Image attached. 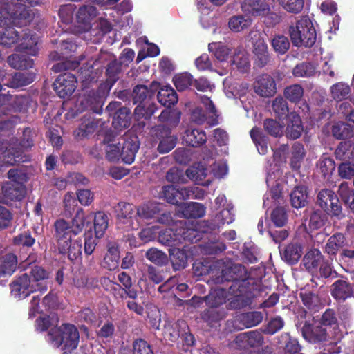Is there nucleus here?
Listing matches in <instances>:
<instances>
[{
    "label": "nucleus",
    "mask_w": 354,
    "mask_h": 354,
    "mask_svg": "<svg viewBox=\"0 0 354 354\" xmlns=\"http://www.w3.org/2000/svg\"><path fill=\"white\" fill-rule=\"evenodd\" d=\"M225 282V288L233 296L227 304L230 309H241L250 306L261 291V282L252 277L250 272L241 264H232L222 269L216 283Z\"/></svg>",
    "instance_id": "obj_1"
},
{
    "label": "nucleus",
    "mask_w": 354,
    "mask_h": 354,
    "mask_svg": "<svg viewBox=\"0 0 354 354\" xmlns=\"http://www.w3.org/2000/svg\"><path fill=\"white\" fill-rule=\"evenodd\" d=\"M155 96V91L147 86L138 84L132 91V104H138L134 110L136 120L145 118L150 119L158 109L156 104L152 101Z\"/></svg>",
    "instance_id": "obj_2"
},
{
    "label": "nucleus",
    "mask_w": 354,
    "mask_h": 354,
    "mask_svg": "<svg viewBox=\"0 0 354 354\" xmlns=\"http://www.w3.org/2000/svg\"><path fill=\"white\" fill-rule=\"evenodd\" d=\"M289 35L293 46L297 47H312L317 39L315 29L311 20L303 17L295 25L289 27Z\"/></svg>",
    "instance_id": "obj_3"
},
{
    "label": "nucleus",
    "mask_w": 354,
    "mask_h": 354,
    "mask_svg": "<svg viewBox=\"0 0 354 354\" xmlns=\"http://www.w3.org/2000/svg\"><path fill=\"white\" fill-rule=\"evenodd\" d=\"M48 336L56 347L63 346V348L66 350L76 348L80 339L77 328L71 324H63L59 327L52 328Z\"/></svg>",
    "instance_id": "obj_4"
},
{
    "label": "nucleus",
    "mask_w": 354,
    "mask_h": 354,
    "mask_svg": "<svg viewBox=\"0 0 354 354\" xmlns=\"http://www.w3.org/2000/svg\"><path fill=\"white\" fill-rule=\"evenodd\" d=\"M10 293L19 299L28 297L30 294L39 290L41 292L47 290V286L32 282L27 273H24L17 277L10 283Z\"/></svg>",
    "instance_id": "obj_5"
},
{
    "label": "nucleus",
    "mask_w": 354,
    "mask_h": 354,
    "mask_svg": "<svg viewBox=\"0 0 354 354\" xmlns=\"http://www.w3.org/2000/svg\"><path fill=\"white\" fill-rule=\"evenodd\" d=\"M109 92L105 90L104 86L100 85L98 88L88 91L80 99V106L82 111L88 110L93 113H101L102 106Z\"/></svg>",
    "instance_id": "obj_6"
},
{
    "label": "nucleus",
    "mask_w": 354,
    "mask_h": 354,
    "mask_svg": "<svg viewBox=\"0 0 354 354\" xmlns=\"http://www.w3.org/2000/svg\"><path fill=\"white\" fill-rule=\"evenodd\" d=\"M317 204L328 215L340 218L343 216L339 198L329 189H322L317 196Z\"/></svg>",
    "instance_id": "obj_7"
},
{
    "label": "nucleus",
    "mask_w": 354,
    "mask_h": 354,
    "mask_svg": "<svg viewBox=\"0 0 354 354\" xmlns=\"http://www.w3.org/2000/svg\"><path fill=\"white\" fill-rule=\"evenodd\" d=\"M208 299L212 300L209 301L211 307L205 309L201 313V318L209 325L213 326L226 317L227 313L225 310L217 308V306L225 301V298L224 297L211 295L208 297Z\"/></svg>",
    "instance_id": "obj_8"
},
{
    "label": "nucleus",
    "mask_w": 354,
    "mask_h": 354,
    "mask_svg": "<svg viewBox=\"0 0 354 354\" xmlns=\"http://www.w3.org/2000/svg\"><path fill=\"white\" fill-rule=\"evenodd\" d=\"M77 85V77L70 73L60 74L55 80L53 87L60 98L70 97L75 91Z\"/></svg>",
    "instance_id": "obj_9"
},
{
    "label": "nucleus",
    "mask_w": 354,
    "mask_h": 354,
    "mask_svg": "<svg viewBox=\"0 0 354 354\" xmlns=\"http://www.w3.org/2000/svg\"><path fill=\"white\" fill-rule=\"evenodd\" d=\"M302 336L308 342L323 344L328 342L329 336L325 327L306 322L301 328Z\"/></svg>",
    "instance_id": "obj_10"
},
{
    "label": "nucleus",
    "mask_w": 354,
    "mask_h": 354,
    "mask_svg": "<svg viewBox=\"0 0 354 354\" xmlns=\"http://www.w3.org/2000/svg\"><path fill=\"white\" fill-rule=\"evenodd\" d=\"M333 298L338 303H344L346 299L354 296V283H351L347 277H341L336 280L330 289Z\"/></svg>",
    "instance_id": "obj_11"
},
{
    "label": "nucleus",
    "mask_w": 354,
    "mask_h": 354,
    "mask_svg": "<svg viewBox=\"0 0 354 354\" xmlns=\"http://www.w3.org/2000/svg\"><path fill=\"white\" fill-rule=\"evenodd\" d=\"M53 227L58 250H66L67 244L73 241L72 238L75 236L74 230L71 227L70 223L63 218L56 220Z\"/></svg>",
    "instance_id": "obj_12"
},
{
    "label": "nucleus",
    "mask_w": 354,
    "mask_h": 354,
    "mask_svg": "<svg viewBox=\"0 0 354 354\" xmlns=\"http://www.w3.org/2000/svg\"><path fill=\"white\" fill-rule=\"evenodd\" d=\"M38 38L37 34L28 28L21 30L19 44L17 50L27 55L35 56L38 53Z\"/></svg>",
    "instance_id": "obj_13"
},
{
    "label": "nucleus",
    "mask_w": 354,
    "mask_h": 354,
    "mask_svg": "<svg viewBox=\"0 0 354 354\" xmlns=\"http://www.w3.org/2000/svg\"><path fill=\"white\" fill-rule=\"evenodd\" d=\"M264 341L261 333L251 330L239 334L234 339V343L236 348L247 349L261 346Z\"/></svg>",
    "instance_id": "obj_14"
},
{
    "label": "nucleus",
    "mask_w": 354,
    "mask_h": 354,
    "mask_svg": "<svg viewBox=\"0 0 354 354\" xmlns=\"http://www.w3.org/2000/svg\"><path fill=\"white\" fill-rule=\"evenodd\" d=\"M3 201L8 203L12 201H21L27 193L26 185H18L15 183L4 182L1 186Z\"/></svg>",
    "instance_id": "obj_15"
},
{
    "label": "nucleus",
    "mask_w": 354,
    "mask_h": 354,
    "mask_svg": "<svg viewBox=\"0 0 354 354\" xmlns=\"http://www.w3.org/2000/svg\"><path fill=\"white\" fill-rule=\"evenodd\" d=\"M122 73V65L121 64V62L113 59L106 65L105 71L106 79V81L100 85L104 86L105 90L110 92L111 88L120 80Z\"/></svg>",
    "instance_id": "obj_16"
},
{
    "label": "nucleus",
    "mask_w": 354,
    "mask_h": 354,
    "mask_svg": "<svg viewBox=\"0 0 354 354\" xmlns=\"http://www.w3.org/2000/svg\"><path fill=\"white\" fill-rule=\"evenodd\" d=\"M254 91L257 95L263 97L273 96L277 93L274 78L268 74L262 75L255 82Z\"/></svg>",
    "instance_id": "obj_17"
},
{
    "label": "nucleus",
    "mask_w": 354,
    "mask_h": 354,
    "mask_svg": "<svg viewBox=\"0 0 354 354\" xmlns=\"http://www.w3.org/2000/svg\"><path fill=\"white\" fill-rule=\"evenodd\" d=\"M140 147V142L137 136L129 138L120 145L121 160L128 165L133 162Z\"/></svg>",
    "instance_id": "obj_18"
},
{
    "label": "nucleus",
    "mask_w": 354,
    "mask_h": 354,
    "mask_svg": "<svg viewBox=\"0 0 354 354\" xmlns=\"http://www.w3.org/2000/svg\"><path fill=\"white\" fill-rule=\"evenodd\" d=\"M184 188L185 186L165 185L162 187L160 195L167 203L178 205L181 201H185Z\"/></svg>",
    "instance_id": "obj_19"
},
{
    "label": "nucleus",
    "mask_w": 354,
    "mask_h": 354,
    "mask_svg": "<svg viewBox=\"0 0 354 354\" xmlns=\"http://www.w3.org/2000/svg\"><path fill=\"white\" fill-rule=\"evenodd\" d=\"M253 53L254 67L262 68L270 61L268 45L262 39H258L255 41Z\"/></svg>",
    "instance_id": "obj_20"
},
{
    "label": "nucleus",
    "mask_w": 354,
    "mask_h": 354,
    "mask_svg": "<svg viewBox=\"0 0 354 354\" xmlns=\"http://www.w3.org/2000/svg\"><path fill=\"white\" fill-rule=\"evenodd\" d=\"M241 8L245 14L252 16H264L270 11L266 0H244Z\"/></svg>",
    "instance_id": "obj_21"
},
{
    "label": "nucleus",
    "mask_w": 354,
    "mask_h": 354,
    "mask_svg": "<svg viewBox=\"0 0 354 354\" xmlns=\"http://www.w3.org/2000/svg\"><path fill=\"white\" fill-rule=\"evenodd\" d=\"M346 242L345 236L341 232H336L328 239L324 247V252L331 261H333L338 252L346 245Z\"/></svg>",
    "instance_id": "obj_22"
},
{
    "label": "nucleus",
    "mask_w": 354,
    "mask_h": 354,
    "mask_svg": "<svg viewBox=\"0 0 354 354\" xmlns=\"http://www.w3.org/2000/svg\"><path fill=\"white\" fill-rule=\"evenodd\" d=\"M324 259L325 257L321 251L313 248L306 253L302 259V264L308 272L314 274L318 271L319 266Z\"/></svg>",
    "instance_id": "obj_23"
},
{
    "label": "nucleus",
    "mask_w": 354,
    "mask_h": 354,
    "mask_svg": "<svg viewBox=\"0 0 354 354\" xmlns=\"http://www.w3.org/2000/svg\"><path fill=\"white\" fill-rule=\"evenodd\" d=\"M107 252L101 263L102 266L110 271L115 270L119 266L120 252L117 243H109Z\"/></svg>",
    "instance_id": "obj_24"
},
{
    "label": "nucleus",
    "mask_w": 354,
    "mask_h": 354,
    "mask_svg": "<svg viewBox=\"0 0 354 354\" xmlns=\"http://www.w3.org/2000/svg\"><path fill=\"white\" fill-rule=\"evenodd\" d=\"M308 188L304 185L295 186L290 194L291 206L295 209H301L306 207L308 203Z\"/></svg>",
    "instance_id": "obj_25"
},
{
    "label": "nucleus",
    "mask_w": 354,
    "mask_h": 354,
    "mask_svg": "<svg viewBox=\"0 0 354 354\" xmlns=\"http://www.w3.org/2000/svg\"><path fill=\"white\" fill-rule=\"evenodd\" d=\"M21 26H19L20 30L21 26L25 25L24 21H20ZM27 24H26V25ZM15 26H8L3 28V30L0 36V44L6 48H10L12 45L19 44L21 30H17L14 28Z\"/></svg>",
    "instance_id": "obj_26"
},
{
    "label": "nucleus",
    "mask_w": 354,
    "mask_h": 354,
    "mask_svg": "<svg viewBox=\"0 0 354 354\" xmlns=\"http://www.w3.org/2000/svg\"><path fill=\"white\" fill-rule=\"evenodd\" d=\"M165 205L161 203L149 201L144 203L136 209V215L143 219L154 218L162 212Z\"/></svg>",
    "instance_id": "obj_27"
},
{
    "label": "nucleus",
    "mask_w": 354,
    "mask_h": 354,
    "mask_svg": "<svg viewBox=\"0 0 354 354\" xmlns=\"http://www.w3.org/2000/svg\"><path fill=\"white\" fill-rule=\"evenodd\" d=\"M304 127L301 119L299 114L295 112H290L286 129V135L287 138L292 140H296L301 136Z\"/></svg>",
    "instance_id": "obj_28"
},
{
    "label": "nucleus",
    "mask_w": 354,
    "mask_h": 354,
    "mask_svg": "<svg viewBox=\"0 0 354 354\" xmlns=\"http://www.w3.org/2000/svg\"><path fill=\"white\" fill-rule=\"evenodd\" d=\"M169 259L174 271H180L187 266L188 255L186 250L178 248L169 249Z\"/></svg>",
    "instance_id": "obj_29"
},
{
    "label": "nucleus",
    "mask_w": 354,
    "mask_h": 354,
    "mask_svg": "<svg viewBox=\"0 0 354 354\" xmlns=\"http://www.w3.org/2000/svg\"><path fill=\"white\" fill-rule=\"evenodd\" d=\"M184 142L192 147H198L207 142V136L204 131L198 129H188L183 136Z\"/></svg>",
    "instance_id": "obj_30"
},
{
    "label": "nucleus",
    "mask_w": 354,
    "mask_h": 354,
    "mask_svg": "<svg viewBox=\"0 0 354 354\" xmlns=\"http://www.w3.org/2000/svg\"><path fill=\"white\" fill-rule=\"evenodd\" d=\"M177 232H178L180 245L184 241L189 243H196L202 239L201 232L192 227L186 226L185 221H180L177 226Z\"/></svg>",
    "instance_id": "obj_31"
},
{
    "label": "nucleus",
    "mask_w": 354,
    "mask_h": 354,
    "mask_svg": "<svg viewBox=\"0 0 354 354\" xmlns=\"http://www.w3.org/2000/svg\"><path fill=\"white\" fill-rule=\"evenodd\" d=\"M99 126V120L94 118H83L77 129L74 131L76 138L82 140L93 134Z\"/></svg>",
    "instance_id": "obj_32"
},
{
    "label": "nucleus",
    "mask_w": 354,
    "mask_h": 354,
    "mask_svg": "<svg viewBox=\"0 0 354 354\" xmlns=\"http://www.w3.org/2000/svg\"><path fill=\"white\" fill-rule=\"evenodd\" d=\"M131 110L127 107L119 109L115 112L112 125L117 131H121L123 129L129 127L131 122Z\"/></svg>",
    "instance_id": "obj_33"
},
{
    "label": "nucleus",
    "mask_w": 354,
    "mask_h": 354,
    "mask_svg": "<svg viewBox=\"0 0 354 354\" xmlns=\"http://www.w3.org/2000/svg\"><path fill=\"white\" fill-rule=\"evenodd\" d=\"M278 344L283 348L284 354H297L301 351L298 340L291 337L288 333H283L279 337Z\"/></svg>",
    "instance_id": "obj_34"
},
{
    "label": "nucleus",
    "mask_w": 354,
    "mask_h": 354,
    "mask_svg": "<svg viewBox=\"0 0 354 354\" xmlns=\"http://www.w3.org/2000/svg\"><path fill=\"white\" fill-rule=\"evenodd\" d=\"M158 240L162 245L170 248H174L180 245L177 227L176 229L168 228L160 231Z\"/></svg>",
    "instance_id": "obj_35"
},
{
    "label": "nucleus",
    "mask_w": 354,
    "mask_h": 354,
    "mask_svg": "<svg viewBox=\"0 0 354 354\" xmlns=\"http://www.w3.org/2000/svg\"><path fill=\"white\" fill-rule=\"evenodd\" d=\"M18 259L14 253H7L1 258L0 276H11L17 268Z\"/></svg>",
    "instance_id": "obj_36"
},
{
    "label": "nucleus",
    "mask_w": 354,
    "mask_h": 354,
    "mask_svg": "<svg viewBox=\"0 0 354 354\" xmlns=\"http://www.w3.org/2000/svg\"><path fill=\"white\" fill-rule=\"evenodd\" d=\"M250 137L260 154L265 155L268 149V138L261 129L254 127L250 131Z\"/></svg>",
    "instance_id": "obj_37"
},
{
    "label": "nucleus",
    "mask_w": 354,
    "mask_h": 354,
    "mask_svg": "<svg viewBox=\"0 0 354 354\" xmlns=\"http://www.w3.org/2000/svg\"><path fill=\"white\" fill-rule=\"evenodd\" d=\"M182 214L186 218H202L205 214V207L203 204L196 202L183 203Z\"/></svg>",
    "instance_id": "obj_38"
},
{
    "label": "nucleus",
    "mask_w": 354,
    "mask_h": 354,
    "mask_svg": "<svg viewBox=\"0 0 354 354\" xmlns=\"http://www.w3.org/2000/svg\"><path fill=\"white\" fill-rule=\"evenodd\" d=\"M157 98L159 103L167 108H170L178 102L177 93L169 86L161 88L157 94Z\"/></svg>",
    "instance_id": "obj_39"
},
{
    "label": "nucleus",
    "mask_w": 354,
    "mask_h": 354,
    "mask_svg": "<svg viewBox=\"0 0 354 354\" xmlns=\"http://www.w3.org/2000/svg\"><path fill=\"white\" fill-rule=\"evenodd\" d=\"M317 168L322 176L328 180L335 171V163L333 158L323 155L317 162Z\"/></svg>",
    "instance_id": "obj_40"
},
{
    "label": "nucleus",
    "mask_w": 354,
    "mask_h": 354,
    "mask_svg": "<svg viewBox=\"0 0 354 354\" xmlns=\"http://www.w3.org/2000/svg\"><path fill=\"white\" fill-rule=\"evenodd\" d=\"M91 216L85 215L82 208H78L71 225V227L74 230L75 235L80 234L84 227L91 223Z\"/></svg>",
    "instance_id": "obj_41"
},
{
    "label": "nucleus",
    "mask_w": 354,
    "mask_h": 354,
    "mask_svg": "<svg viewBox=\"0 0 354 354\" xmlns=\"http://www.w3.org/2000/svg\"><path fill=\"white\" fill-rule=\"evenodd\" d=\"M263 319V315L259 311H249L239 315V320L245 328H251L259 324Z\"/></svg>",
    "instance_id": "obj_42"
},
{
    "label": "nucleus",
    "mask_w": 354,
    "mask_h": 354,
    "mask_svg": "<svg viewBox=\"0 0 354 354\" xmlns=\"http://www.w3.org/2000/svg\"><path fill=\"white\" fill-rule=\"evenodd\" d=\"M94 232L97 239L102 238L109 225V217L104 212H97L94 216Z\"/></svg>",
    "instance_id": "obj_43"
},
{
    "label": "nucleus",
    "mask_w": 354,
    "mask_h": 354,
    "mask_svg": "<svg viewBox=\"0 0 354 354\" xmlns=\"http://www.w3.org/2000/svg\"><path fill=\"white\" fill-rule=\"evenodd\" d=\"M299 297L303 304L308 310L316 311L321 304L318 295L310 290H302L299 293Z\"/></svg>",
    "instance_id": "obj_44"
},
{
    "label": "nucleus",
    "mask_w": 354,
    "mask_h": 354,
    "mask_svg": "<svg viewBox=\"0 0 354 354\" xmlns=\"http://www.w3.org/2000/svg\"><path fill=\"white\" fill-rule=\"evenodd\" d=\"M32 82V75L26 72H16L9 78L6 85L11 88H19L28 85Z\"/></svg>",
    "instance_id": "obj_45"
},
{
    "label": "nucleus",
    "mask_w": 354,
    "mask_h": 354,
    "mask_svg": "<svg viewBox=\"0 0 354 354\" xmlns=\"http://www.w3.org/2000/svg\"><path fill=\"white\" fill-rule=\"evenodd\" d=\"M113 29L111 23L106 19L101 18L97 23L95 28H91L90 35L95 37L94 42H99L100 40L106 34L109 33Z\"/></svg>",
    "instance_id": "obj_46"
},
{
    "label": "nucleus",
    "mask_w": 354,
    "mask_h": 354,
    "mask_svg": "<svg viewBox=\"0 0 354 354\" xmlns=\"http://www.w3.org/2000/svg\"><path fill=\"white\" fill-rule=\"evenodd\" d=\"M292 73L295 77H311L315 75L316 68L311 62H302L293 68Z\"/></svg>",
    "instance_id": "obj_47"
},
{
    "label": "nucleus",
    "mask_w": 354,
    "mask_h": 354,
    "mask_svg": "<svg viewBox=\"0 0 354 354\" xmlns=\"http://www.w3.org/2000/svg\"><path fill=\"white\" fill-rule=\"evenodd\" d=\"M7 178L10 180L7 183H15L18 185H26L29 177L26 169L22 167L12 168L7 173Z\"/></svg>",
    "instance_id": "obj_48"
},
{
    "label": "nucleus",
    "mask_w": 354,
    "mask_h": 354,
    "mask_svg": "<svg viewBox=\"0 0 354 354\" xmlns=\"http://www.w3.org/2000/svg\"><path fill=\"white\" fill-rule=\"evenodd\" d=\"M59 252L62 254H67L68 259L71 261L74 262L82 254V240L77 239L68 243L66 246V250H58Z\"/></svg>",
    "instance_id": "obj_49"
},
{
    "label": "nucleus",
    "mask_w": 354,
    "mask_h": 354,
    "mask_svg": "<svg viewBox=\"0 0 354 354\" xmlns=\"http://www.w3.org/2000/svg\"><path fill=\"white\" fill-rule=\"evenodd\" d=\"M272 110L279 120H284L289 118L290 110L288 102L281 96L277 97L272 102Z\"/></svg>",
    "instance_id": "obj_50"
},
{
    "label": "nucleus",
    "mask_w": 354,
    "mask_h": 354,
    "mask_svg": "<svg viewBox=\"0 0 354 354\" xmlns=\"http://www.w3.org/2000/svg\"><path fill=\"white\" fill-rule=\"evenodd\" d=\"M330 90L331 97L336 101L346 99L351 92L349 85L342 82L334 84L330 86Z\"/></svg>",
    "instance_id": "obj_51"
},
{
    "label": "nucleus",
    "mask_w": 354,
    "mask_h": 354,
    "mask_svg": "<svg viewBox=\"0 0 354 354\" xmlns=\"http://www.w3.org/2000/svg\"><path fill=\"white\" fill-rule=\"evenodd\" d=\"M301 247L297 244H288L283 251V258L290 264L294 265L297 263L301 257Z\"/></svg>",
    "instance_id": "obj_52"
},
{
    "label": "nucleus",
    "mask_w": 354,
    "mask_h": 354,
    "mask_svg": "<svg viewBox=\"0 0 354 354\" xmlns=\"http://www.w3.org/2000/svg\"><path fill=\"white\" fill-rule=\"evenodd\" d=\"M283 95L290 102L297 104L304 95V88L298 84L290 85L284 88Z\"/></svg>",
    "instance_id": "obj_53"
},
{
    "label": "nucleus",
    "mask_w": 354,
    "mask_h": 354,
    "mask_svg": "<svg viewBox=\"0 0 354 354\" xmlns=\"http://www.w3.org/2000/svg\"><path fill=\"white\" fill-rule=\"evenodd\" d=\"M115 210L118 219L131 220L136 215L135 206L127 202H119Z\"/></svg>",
    "instance_id": "obj_54"
},
{
    "label": "nucleus",
    "mask_w": 354,
    "mask_h": 354,
    "mask_svg": "<svg viewBox=\"0 0 354 354\" xmlns=\"http://www.w3.org/2000/svg\"><path fill=\"white\" fill-rule=\"evenodd\" d=\"M145 257L158 266H164L168 263L167 255L160 250L151 248L145 253Z\"/></svg>",
    "instance_id": "obj_55"
},
{
    "label": "nucleus",
    "mask_w": 354,
    "mask_h": 354,
    "mask_svg": "<svg viewBox=\"0 0 354 354\" xmlns=\"http://www.w3.org/2000/svg\"><path fill=\"white\" fill-rule=\"evenodd\" d=\"M35 243V239L29 230H24L15 235L12 239V244L22 248H30Z\"/></svg>",
    "instance_id": "obj_56"
},
{
    "label": "nucleus",
    "mask_w": 354,
    "mask_h": 354,
    "mask_svg": "<svg viewBox=\"0 0 354 354\" xmlns=\"http://www.w3.org/2000/svg\"><path fill=\"white\" fill-rule=\"evenodd\" d=\"M64 207L62 214L66 218H71L77 206L75 195L73 192H67L63 199Z\"/></svg>",
    "instance_id": "obj_57"
},
{
    "label": "nucleus",
    "mask_w": 354,
    "mask_h": 354,
    "mask_svg": "<svg viewBox=\"0 0 354 354\" xmlns=\"http://www.w3.org/2000/svg\"><path fill=\"white\" fill-rule=\"evenodd\" d=\"M97 11L95 6L84 5L79 8L77 13V19L79 22L86 24L95 18Z\"/></svg>",
    "instance_id": "obj_58"
},
{
    "label": "nucleus",
    "mask_w": 354,
    "mask_h": 354,
    "mask_svg": "<svg viewBox=\"0 0 354 354\" xmlns=\"http://www.w3.org/2000/svg\"><path fill=\"white\" fill-rule=\"evenodd\" d=\"M13 15L10 14L6 9H0V27L5 28L6 26H10V24H12L15 26H17V25H20V21H24V19H20L17 17L16 13V7L13 8Z\"/></svg>",
    "instance_id": "obj_59"
},
{
    "label": "nucleus",
    "mask_w": 354,
    "mask_h": 354,
    "mask_svg": "<svg viewBox=\"0 0 354 354\" xmlns=\"http://www.w3.org/2000/svg\"><path fill=\"white\" fill-rule=\"evenodd\" d=\"M272 46L275 52L280 55L285 54L290 48V41L284 35H276L271 41Z\"/></svg>",
    "instance_id": "obj_60"
},
{
    "label": "nucleus",
    "mask_w": 354,
    "mask_h": 354,
    "mask_svg": "<svg viewBox=\"0 0 354 354\" xmlns=\"http://www.w3.org/2000/svg\"><path fill=\"white\" fill-rule=\"evenodd\" d=\"M187 176L196 182L203 181L207 175V169L203 165H197L188 168L186 171Z\"/></svg>",
    "instance_id": "obj_61"
},
{
    "label": "nucleus",
    "mask_w": 354,
    "mask_h": 354,
    "mask_svg": "<svg viewBox=\"0 0 354 354\" xmlns=\"http://www.w3.org/2000/svg\"><path fill=\"white\" fill-rule=\"evenodd\" d=\"M270 218L276 227H283L288 221L286 210L283 207H275L271 213Z\"/></svg>",
    "instance_id": "obj_62"
},
{
    "label": "nucleus",
    "mask_w": 354,
    "mask_h": 354,
    "mask_svg": "<svg viewBox=\"0 0 354 354\" xmlns=\"http://www.w3.org/2000/svg\"><path fill=\"white\" fill-rule=\"evenodd\" d=\"M192 75L189 73L176 75L174 77V84L178 91H183L189 86H192Z\"/></svg>",
    "instance_id": "obj_63"
},
{
    "label": "nucleus",
    "mask_w": 354,
    "mask_h": 354,
    "mask_svg": "<svg viewBox=\"0 0 354 354\" xmlns=\"http://www.w3.org/2000/svg\"><path fill=\"white\" fill-rule=\"evenodd\" d=\"M326 221V216L320 210L313 211L310 215L308 227L311 230L322 227Z\"/></svg>",
    "instance_id": "obj_64"
}]
</instances>
